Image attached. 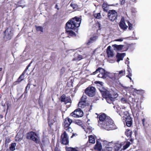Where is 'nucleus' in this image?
<instances>
[{
  "label": "nucleus",
  "instance_id": "f257e3e1",
  "mask_svg": "<svg viewBox=\"0 0 151 151\" xmlns=\"http://www.w3.org/2000/svg\"><path fill=\"white\" fill-rule=\"evenodd\" d=\"M81 21V18L76 16L69 20L66 24V32L70 36L76 37V34L74 32L68 29H70L75 30L80 26Z\"/></svg>",
  "mask_w": 151,
  "mask_h": 151
},
{
  "label": "nucleus",
  "instance_id": "f03ea898",
  "mask_svg": "<svg viewBox=\"0 0 151 151\" xmlns=\"http://www.w3.org/2000/svg\"><path fill=\"white\" fill-rule=\"evenodd\" d=\"M106 119L102 123H100V127L107 130H110L116 129L114 121L109 117H107Z\"/></svg>",
  "mask_w": 151,
  "mask_h": 151
},
{
  "label": "nucleus",
  "instance_id": "7ed1b4c3",
  "mask_svg": "<svg viewBox=\"0 0 151 151\" xmlns=\"http://www.w3.org/2000/svg\"><path fill=\"white\" fill-rule=\"evenodd\" d=\"M78 107L81 108H78L75 110L70 114V115L74 117H82L83 115V113L81 109L84 108L86 106V104H78Z\"/></svg>",
  "mask_w": 151,
  "mask_h": 151
},
{
  "label": "nucleus",
  "instance_id": "20e7f679",
  "mask_svg": "<svg viewBox=\"0 0 151 151\" xmlns=\"http://www.w3.org/2000/svg\"><path fill=\"white\" fill-rule=\"evenodd\" d=\"M26 138L27 139H30L36 143H39L40 142L37 134L33 131L27 133L26 134Z\"/></svg>",
  "mask_w": 151,
  "mask_h": 151
},
{
  "label": "nucleus",
  "instance_id": "39448f33",
  "mask_svg": "<svg viewBox=\"0 0 151 151\" xmlns=\"http://www.w3.org/2000/svg\"><path fill=\"white\" fill-rule=\"evenodd\" d=\"M98 72L100 73L98 75V77L99 78L105 79L107 77L108 75V72L104 69L101 67L98 68L95 71L92 73V74L95 75Z\"/></svg>",
  "mask_w": 151,
  "mask_h": 151
},
{
  "label": "nucleus",
  "instance_id": "423d86ee",
  "mask_svg": "<svg viewBox=\"0 0 151 151\" xmlns=\"http://www.w3.org/2000/svg\"><path fill=\"white\" fill-rule=\"evenodd\" d=\"M72 120L68 117L65 118L64 120L63 126L64 129L68 132H71L73 131L72 128L70 127L72 122Z\"/></svg>",
  "mask_w": 151,
  "mask_h": 151
},
{
  "label": "nucleus",
  "instance_id": "0eeeda50",
  "mask_svg": "<svg viewBox=\"0 0 151 151\" xmlns=\"http://www.w3.org/2000/svg\"><path fill=\"white\" fill-rule=\"evenodd\" d=\"M124 122H125L126 125L128 127H131L132 124V120L129 114L127 112L124 113V115L123 117Z\"/></svg>",
  "mask_w": 151,
  "mask_h": 151
},
{
  "label": "nucleus",
  "instance_id": "6e6552de",
  "mask_svg": "<svg viewBox=\"0 0 151 151\" xmlns=\"http://www.w3.org/2000/svg\"><path fill=\"white\" fill-rule=\"evenodd\" d=\"M12 28L10 27H7L4 32V37L6 40H10L12 38L13 35Z\"/></svg>",
  "mask_w": 151,
  "mask_h": 151
},
{
  "label": "nucleus",
  "instance_id": "1a4fd4ad",
  "mask_svg": "<svg viewBox=\"0 0 151 151\" xmlns=\"http://www.w3.org/2000/svg\"><path fill=\"white\" fill-rule=\"evenodd\" d=\"M107 16L109 20L113 22L117 18L118 14L116 11L114 10H110L109 11Z\"/></svg>",
  "mask_w": 151,
  "mask_h": 151
},
{
  "label": "nucleus",
  "instance_id": "9d476101",
  "mask_svg": "<svg viewBox=\"0 0 151 151\" xmlns=\"http://www.w3.org/2000/svg\"><path fill=\"white\" fill-rule=\"evenodd\" d=\"M96 90L95 87L89 86L85 89L84 92L88 96L93 97L96 94Z\"/></svg>",
  "mask_w": 151,
  "mask_h": 151
},
{
  "label": "nucleus",
  "instance_id": "9b49d317",
  "mask_svg": "<svg viewBox=\"0 0 151 151\" xmlns=\"http://www.w3.org/2000/svg\"><path fill=\"white\" fill-rule=\"evenodd\" d=\"M60 142L62 144L64 145H67L69 144V137L66 132L65 131L61 134Z\"/></svg>",
  "mask_w": 151,
  "mask_h": 151
},
{
  "label": "nucleus",
  "instance_id": "f8f14e48",
  "mask_svg": "<svg viewBox=\"0 0 151 151\" xmlns=\"http://www.w3.org/2000/svg\"><path fill=\"white\" fill-rule=\"evenodd\" d=\"M59 100L62 102H64L65 104L69 103H72V101L70 96H66L65 94H63L60 97Z\"/></svg>",
  "mask_w": 151,
  "mask_h": 151
},
{
  "label": "nucleus",
  "instance_id": "ddd939ff",
  "mask_svg": "<svg viewBox=\"0 0 151 151\" xmlns=\"http://www.w3.org/2000/svg\"><path fill=\"white\" fill-rule=\"evenodd\" d=\"M96 114L97 115V118H98V122L99 123L100 125V123H102L103 122L106 118L109 117L107 116L106 114L104 113H101L99 114L96 113Z\"/></svg>",
  "mask_w": 151,
  "mask_h": 151
},
{
  "label": "nucleus",
  "instance_id": "4468645a",
  "mask_svg": "<svg viewBox=\"0 0 151 151\" xmlns=\"http://www.w3.org/2000/svg\"><path fill=\"white\" fill-rule=\"evenodd\" d=\"M132 111L137 113L140 111L141 108V104H129Z\"/></svg>",
  "mask_w": 151,
  "mask_h": 151
},
{
  "label": "nucleus",
  "instance_id": "2eb2a0df",
  "mask_svg": "<svg viewBox=\"0 0 151 151\" xmlns=\"http://www.w3.org/2000/svg\"><path fill=\"white\" fill-rule=\"evenodd\" d=\"M113 107L115 109H116L117 112L121 116L123 112L122 110L125 109L126 108L125 107L121 104H115Z\"/></svg>",
  "mask_w": 151,
  "mask_h": 151
},
{
  "label": "nucleus",
  "instance_id": "dca6fc26",
  "mask_svg": "<svg viewBox=\"0 0 151 151\" xmlns=\"http://www.w3.org/2000/svg\"><path fill=\"white\" fill-rule=\"evenodd\" d=\"M119 26L120 28L124 30H125L128 27V26L126 24L124 19L122 18L121 19L119 23Z\"/></svg>",
  "mask_w": 151,
  "mask_h": 151
},
{
  "label": "nucleus",
  "instance_id": "f3484780",
  "mask_svg": "<svg viewBox=\"0 0 151 151\" xmlns=\"http://www.w3.org/2000/svg\"><path fill=\"white\" fill-rule=\"evenodd\" d=\"M48 118L47 119V121L48 122V125L50 129L52 128V126L53 125L54 123L55 122L54 120L50 118V112H49V113L48 114Z\"/></svg>",
  "mask_w": 151,
  "mask_h": 151
},
{
  "label": "nucleus",
  "instance_id": "a211bd4d",
  "mask_svg": "<svg viewBox=\"0 0 151 151\" xmlns=\"http://www.w3.org/2000/svg\"><path fill=\"white\" fill-rule=\"evenodd\" d=\"M99 90L101 93L103 97L105 99L107 98L111 94L109 93V92L107 90H106L104 91V89H99Z\"/></svg>",
  "mask_w": 151,
  "mask_h": 151
},
{
  "label": "nucleus",
  "instance_id": "6ab92c4d",
  "mask_svg": "<svg viewBox=\"0 0 151 151\" xmlns=\"http://www.w3.org/2000/svg\"><path fill=\"white\" fill-rule=\"evenodd\" d=\"M125 55V53H117L116 56V57L117 58V62H119L120 60H122Z\"/></svg>",
  "mask_w": 151,
  "mask_h": 151
},
{
  "label": "nucleus",
  "instance_id": "aec40b11",
  "mask_svg": "<svg viewBox=\"0 0 151 151\" xmlns=\"http://www.w3.org/2000/svg\"><path fill=\"white\" fill-rule=\"evenodd\" d=\"M111 49V46H109L106 49V52L108 57H112L114 56L113 51Z\"/></svg>",
  "mask_w": 151,
  "mask_h": 151
},
{
  "label": "nucleus",
  "instance_id": "412c9836",
  "mask_svg": "<svg viewBox=\"0 0 151 151\" xmlns=\"http://www.w3.org/2000/svg\"><path fill=\"white\" fill-rule=\"evenodd\" d=\"M125 134L130 139V141H132V139L131 138V136L132 134V131L129 129H127L125 132Z\"/></svg>",
  "mask_w": 151,
  "mask_h": 151
},
{
  "label": "nucleus",
  "instance_id": "4be33fe9",
  "mask_svg": "<svg viewBox=\"0 0 151 151\" xmlns=\"http://www.w3.org/2000/svg\"><path fill=\"white\" fill-rule=\"evenodd\" d=\"M102 146L101 143L98 141H96V144L95 145L94 148L95 150L101 151L102 150Z\"/></svg>",
  "mask_w": 151,
  "mask_h": 151
},
{
  "label": "nucleus",
  "instance_id": "5701e85b",
  "mask_svg": "<svg viewBox=\"0 0 151 151\" xmlns=\"http://www.w3.org/2000/svg\"><path fill=\"white\" fill-rule=\"evenodd\" d=\"M97 36H96L90 37L88 42H87L86 45H90L91 43L96 41L97 40Z\"/></svg>",
  "mask_w": 151,
  "mask_h": 151
},
{
  "label": "nucleus",
  "instance_id": "b1692460",
  "mask_svg": "<svg viewBox=\"0 0 151 151\" xmlns=\"http://www.w3.org/2000/svg\"><path fill=\"white\" fill-rule=\"evenodd\" d=\"M87 99V96L86 95H83L81 98L80 99V101L78 104H82V103H86Z\"/></svg>",
  "mask_w": 151,
  "mask_h": 151
},
{
  "label": "nucleus",
  "instance_id": "393cba45",
  "mask_svg": "<svg viewBox=\"0 0 151 151\" xmlns=\"http://www.w3.org/2000/svg\"><path fill=\"white\" fill-rule=\"evenodd\" d=\"M106 99L107 102L109 104L113 103V102L115 100V99L112 97L111 94L106 98Z\"/></svg>",
  "mask_w": 151,
  "mask_h": 151
},
{
  "label": "nucleus",
  "instance_id": "a878e982",
  "mask_svg": "<svg viewBox=\"0 0 151 151\" xmlns=\"http://www.w3.org/2000/svg\"><path fill=\"white\" fill-rule=\"evenodd\" d=\"M124 45H118L116 44H114L112 45V46L114 49H116L119 50H121L124 47Z\"/></svg>",
  "mask_w": 151,
  "mask_h": 151
},
{
  "label": "nucleus",
  "instance_id": "bb28decb",
  "mask_svg": "<svg viewBox=\"0 0 151 151\" xmlns=\"http://www.w3.org/2000/svg\"><path fill=\"white\" fill-rule=\"evenodd\" d=\"M118 75L119 78H117V79L123 76H125V70H122L119 71V73L116 74Z\"/></svg>",
  "mask_w": 151,
  "mask_h": 151
},
{
  "label": "nucleus",
  "instance_id": "cd10ccee",
  "mask_svg": "<svg viewBox=\"0 0 151 151\" xmlns=\"http://www.w3.org/2000/svg\"><path fill=\"white\" fill-rule=\"evenodd\" d=\"M78 147H66L65 148L66 151H78L77 150Z\"/></svg>",
  "mask_w": 151,
  "mask_h": 151
},
{
  "label": "nucleus",
  "instance_id": "c85d7f7f",
  "mask_svg": "<svg viewBox=\"0 0 151 151\" xmlns=\"http://www.w3.org/2000/svg\"><path fill=\"white\" fill-rule=\"evenodd\" d=\"M88 141L91 143L94 144L95 142V139L92 135L88 136Z\"/></svg>",
  "mask_w": 151,
  "mask_h": 151
},
{
  "label": "nucleus",
  "instance_id": "c756f323",
  "mask_svg": "<svg viewBox=\"0 0 151 151\" xmlns=\"http://www.w3.org/2000/svg\"><path fill=\"white\" fill-rule=\"evenodd\" d=\"M102 7L104 11L106 12H108V6L107 4L106 3H103L102 5Z\"/></svg>",
  "mask_w": 151,
  "mask_h": 151
},
{
  "label": "nucleus",
  "instance_id": "7c9ffc66",
  "mask_svg": "<svg viewBox=\"0 0 151 151\" xmlns=\"http://www.w3.org/2000/svg\"><path fill=\"white\" fill-rule=\"evenodd\" d=\"M25 74V72H23L22 74L18 79L17 81L18 82H20L24 79V75Z\"/></svg>",
  "mask_w": 151,
  "mask_h": 151
},
{
  "label": "nucleus",
  "instance_id": "2f4dec72",
  "mask_svg": "<svg viewBox=\"0 0 151 151\" xmlns=\"http://www.w3.org/2000/svg\"><path fill=\"white\" fill-rule=\"evenodd\" d=\"M93 16L96 19H99L101 18V17L100 13H94L93 14Z\"/></svg>",
  "mask_w": 151,
  "mask_h": 151
},
{
  "label": "nucleus",
  "instance_id": "473e14b6",
  "mask_svg": "<svg viewBox=\"0 0 151 151\" xmlns=\"http://www.w3.org/2000/svg\"><path fill=\"white\" fill-rule=\"evenodd\" d=\"M49 139L48 138L45 137L42 139V144L44 145H45V144L48 143L49 142Z\"/></svg>",
  "mask_w": 151,
  "mask_h": 151
},
{
  "label": "nucleus",
  "instance_id": "72a5a7b5",
  "mask_svg": "<svg viewBox=\"0 0 151 151\" xmlns=\"http://www.w3.org/2000/svg\"><path fill=\"white\" fill-rule=\"evenodd\" d=\"M84 131L87 133L90 134L92 131V128L90 127H87L84 129Z\"/></svg>",
  "mask_w": 151,
  "mask_h": 151
},
{
  "label": "nucleus",
  "instance_id": "f704fd0d",
  "mask_svg": "<svg viewBox=\"0 0 151 151\" xmlns=\"http://www.w3.org/2000/svg\"><path fill=\"white\" fill-rule=\"evenodd\" d=\"M122 146L121 144H116L114 146V148L115 151H118L120 150Z\"/></svg>",
  "mask_w": 151,
  "mask_h": 151
},
{
  "label": "nucleus",
  "instance_id": "c9c22d12",
  "mask_svg": "<svg viewBox=\"0 0 151 151\" xmlns=\"http://www.w3.org/2000/svg\"><path fill=\"white\" fill-rule=\"evenodd\" d=\"M36 30L37 31H40L41 32H43V28L40 26H35Z\"/></svg>",
  "mask_w": 151,
  "mask_h": 151
},
{
  "label": "nucleus",
  "instance_id": "e433bc0d",
  "mask_svg": "<svg viewBox=\"0 0 151 151\" xmlns=\"http://www.w3.org/2000/svg\"><path fill=\"white\" fill-rule=\"evenodd\" d=\"M16 145L15 143H12L10 147V149L11 151H14L15 150V147Z\"/></svg>",
  "mask_w": 151,
  "mask_h": 151
},
{
  "label": "nucleus",
  "instance_id": "4c0bfd02",
  "mask_svg": "<svg viewBox=\"0 0 151 151\" xmlns=\"http://www.w3.org/2000/svg\"><path fill=\"white\" fill-rule=\"evenodd\" d=\"M83 58L82 56L81 55H78L77 58H73L72 60L73 61H78L80 60Z\"/></svg>",
  "mask_w": 151,
  "mask_h": 151
},
{
  "label": "nucleus",
  "instance_id": "58836bf2",
  "mask_svg": "<svg viewBox=\"0 0 151 151\" xmlns=\"http://www.w3.org/2000/svg\"><path fill=\"white\" fill-rule=\"evenodd\" d=\"M127 71L128 72V74L130 76H132V70L130 68L129 65L128 64Z\"/></svg>",
  "mask_w": 151,
  "mask_h": 151
},
{
  "label": "nucleus",
  "instance_id": "ea45409f",
  "mask_svg": "<svg viewBox=\"0 0 151 151\" xmlns=\"http://www.w3.org/2000/svg\"><path fill=\"white\" fill-rule=\"evenodd\" d=\"M130 144L131 143L130 142H127L126 145L123 146V148L124 150H125L127 149L129 146Z\"/></svg>",
  "mask_w": 151,
  "mask_h": 151
},
{
  "label": "nucleus",
  "instance_id": "a19ab883",
  "mask_svg": "<svg viewBox=\"0 0 151 151\" xmlns=\"http://www.w3.org/2000/svg\"><path fill=\"white\" fill-rule=\"evenodd\" d=\"M120 101L123 103H127V99L124 97L120 99Z\"/></svg>",
  "mask_w": 151,
  "mask_h": 151
},
{
  "label": "nucleus",
  "instance_id": "79ce46f5",
  "mask_svg": "<svg viewBox=\"0 0 151 151\" xmlns=\"http://www.w3.org/2000/svg\"><path fill=\"white\" fill-rule=\"evenodd\" d=\"M127 23L129 26L128 29L130 30H131L133 28L132 24L128 21H127Z\"/></svg>",
  "mask_w": 151,
  "mask_h": 151
},
{
  "label": "nucleus",
  "instance_id": "37998d69",
  "mask_svg": "<svg viewBox=\"0 0 151 151\" xmlns=\"http://www.w3.org/2000/svg\"><path fill=\"white\" fill-rule=\"evenodd\" d=\"M31 85V82L30 81H28V83L27 86H26L25 89V91H26L27 90H29L30 88V87Z\"/></svg>",
  "mask_w": 151,
  "mask_h": 151
},
{
  "label": "nucleus",
  "instance_id": "c03bdc74",
  "mask_svg": "<svg viewBox=\"0 0 151 151\" xmlns=\"http://www.w3.org/2000/svg\"><path fill=\"white\" fill-rule=\"evenodd\" d=\"M112 150V147H105L104 150L105 151H111Z\"/></svg>",
  "mask_w": 151,
  "mask_h": 151
},
{
  "label": "nucleus",
  "instance_id": "a18cd8bd",
  "mask_svg": "<svg viewBox=\"0 0 151 151\" xmlns=\"http://www.w3.org/2000/svg\"><path fill=\"white\" fill-rule=\"evenodd\" d=\"M111 95L112 96H113V97H114L115 99H116V98L118 97V94L116 92H113L112 95Z\"/></svg>",
  "mask_w": 151,
  "mask_h": 151
},
{
  "label": "nucleus",
  "instance_id": "49530a36",
  "mask_svg": "<svg viewBox=\"0 0 151 151\" xmlns=\"http://www.w3.org/2000/svg\"><path fill=\"white\" fill-rule=\"evenodd\" d=\"M59 147V145H58L57 144L56 147L55 148L54 151H61Z\"/></svg>",
  "mask_w": 151,
  "mask_h": 151
},
{
  "label": "nucleus",
  "instance_id": "de8ad7c7",
  "mask_svg": "<svg viewBox=\"0 0 151 151\" xmlns=\"http://www.w3.org/2000/svg\"><path fill=\"white\" fill-rule=\"evenodd\" d=\"M99 99L98 98H96V99H94L93 100V103H97L96 102L97 101H99Z\"/></svg>",
  "mask_w": 151,
  "mask_h": 151
},
{
  "label": "nucleus",
  "instance_id": "09e8293b",
  "mask_svg": "<svg viewBox=\"0 0 151 151\" xmlns=\"http://www.w3.org/2000/svg\"><path fill=\"white\" fill-rule=\"evenodd\" d=\"M120 2V4L121 5L124 4L125 2V0H119Z\"/></svg>",
  "mask_w": 151,
  "mask_h": 151
},
{
  "label": "nucleus",
  "instance_id": "8fccbe9b",
  "mask_svg": "<svg viewBox=\"0 0 151 151\" xmlns=\"http://www.w3.org/2000/svg\"><path fill=\"white\" fill-rule=\"evenodd\" d=\"M95 83L96 84H99L101 85H102V82L99 81H96L95 82Z\"/></svg>",
  "mask_w": 151,
  "mask_h": 151
},
{
  "label": "nucleus",
  "instance_id": "3c124183",
  "mask_svg": "<svg viewBox=\"0 0 151 151\" xmlns=\"http://www.w3.org/2000/svg\"><path fill=\"white\" fill-rule=\"evenodd\" d=\"M10 142V139L9 138H7L6 139L5 142L6 143H8Z\"/></svg>",
  "mask_w": 151,
  "mask_h": 151
},
{
  "label": "nucleus",
  "instance_id": "603ef678",
  "mask_svg": "<svg viewBox=\"0 0 151 151\" xmlns=\"http://www.w3.org/2000/svg\"><path fill=\"white\" fill-rule=\"evenodd\" d=\"M134 91L136 93H137L138 94H140V91L139 90H137L135 89H134Z\"/></svg>",
  "mask_w": 151,
  "mask_h": 151
},
{
  "label": "nucleus",
  "instance_id": "864d4df0",
  "mask_svg": "<svg viewBox=\"0 0 151 151\" xmlns=\"http://www.w3.org/2000/svg\"><path fill=\"white\" fill-rule=\"evenodd\" d=\"M123 38H122L120 39H116L115 41H119V42H121L123 40Z\"/></svg>",
  "mask_w": 151,
  "mask_h": 151
},
{
  "label": "nucleus",
  "instance_id": "5fc2aeb1",
  "mask_svg": "<svg viewBox=\"0 0 151 151\" xmlns=\"http://www.w3.org/2000/svg\"><path fill=\"white\" fill-rule=\"evenodd\" d=\"M82 122L80 120H78L76 122V123L79 125H81Z\"/></svg>",
  "mask_w": 151,
  "mask_h": 151
},
{
  "label": "nucleus",
  "instance_id": "6e6d98bb",
  "mask_svg": "<svg viewBox=\"0 0 151 151\" xmlns=\"http://www.w3.org/2000/svg\"><path fill=\"white\" fill-rule=\"evenodd\" d=\"M30 66V64H29L26 68L25 70H24V71L23 72H25V73H26V72L27 71V70L28 69V68Z\"/></svg>",
  "mask_w": 151,
  "mask_h": 151
},
{
  "label": "nucleus",
  "instance_id": "4d7b16f0",
  "mask_svg": "<svg viewBox=\"0 0 151 151\" xmlns=\"http://www.w3.org/2000/svg\"><path fill=\"white\" fill-rule=\"evenodd\" d=\"M142 123L143 124V125L144 126L145 125L144 122H145V118H144V119H142Z\"/></svg>",
  "mask_w": 151,
  "mask_h": 151
},
{
  "label": "nucleus",
  "instance_id": "13d9d810",
  "mask_svg": "<svg viewBox=\"0 0 151 151\" xmlns=\"http://www.w3.org/2000/svg\"><path fill=\"white\" fill-rule=\"evenodd\" d=\"M77 134L76 133H73L72 136H71V138H72L74 136H77Z\"/></svg>",
  "mask_w": 151,
  "mask_h": 151
},
{
  "label": "nucleus",
  "instance_id": "bf43d9fd",
  "mask_svg": "<svg viewBox=\"0 0 151 151\" xmlns=\"http://www.w3.org/2000/svg\"><path fill=\"white\" fill-rule=\"evenodd\" d=\"M55 8L57 9L58 10L59 9V8L58 7V6L57 4H56L55 6Z\"/></svg>",
  "mask_w": 151,
  "mask_h": 151
},
{
  "label": "nucleus",
  "instance_id": "052dcab7",
  "mask_svg": "<svg viewBox=\"0 0 151 151\" xmlns=\"http://www.w3.org/2000/svg\"><path fill=\"white\" fill-rule=\"evenodd\" d=\"M125 63L126 64H127V66H128V64L129 65V62L128 60H126Z\"/></svg>",
  "mask_w": 151,
  "mask_h": 151
},
{
  "label": "nucleus",
  "instance_id": "680f3d73",
  "mask_svg": "<svg viewBox=\"0 0 151 151\" xmlns=\"http://www.w3.org/2000/svg\"><path fill=\"white\" fill-rule=\"evenodd\" d=\"M126 76L127 77H128L130 79V80H132V78L130 77L131 76H130L129 75H127Z\"/></svg>",
  "mask_w": 151,
  "mask_h": 151
},
{
  "label": "nucleus",
  "instance_id": "e2e57ef3",
  "mask_svg": "<svg viewBox=\"0 0 151 151\" xmlns=\"http://www.w3.org/2000/svg\"><path fill=\"white\" fill-rule=\"evenodd\" d=\"M111 78L112 79V80H113L114 81L116 79V78H115V77H113L112 78Z\"/></svg>",
  "mask_w": 151,
  "mask_h": 151
},
{
  "label": "nucleus",
  "instance_id": "0e129e2a",
  "mask_svg": "<svg viewBox=\"0 0 151 151\" xmlns=\"http://www.w3.org/2000/svg\"><path fill=\"white\" fill-rule=\"evenodd\" d=\"M62 70H63L64 71V68L63 67H62L61 69V70L62 71Z\"/></svg>",
  "mask_w": 151,
  "mask_h": 151
},
{
  "label": "nucleus",
  "instance_id": "69168bd1",
  "mask_svg": "<svg viewBox=\"0 0 151 151\" xmlns=\"http://www.w3.org/2000/svg\"><path fill=\"white\" fill-rule=\"evenodd\" d=\"M92 106L91 105L90 106V108L89 109V110H91L92 109Z\"/></svg>",
  "mask_w": 151,
  "mask_h": 151
},
{
  "label": "nucleus",
  "instance_id": "338daca9",
  "mask_svg": "<svg viewBox=\"0 0 151 151\" xmlns=\"http://www.w3.org/2000/svg\"><path fill=\"white\" fill-rule=\"evenodd\" d=\"M2 68H0V71H2Z\"/></svg>",
  "mask_w": 151,
  "mask_h": 151
},
{
  "label": "nucleus",
  "instance_id": "774afa93",
  "mask_svg": "<svg viewBox=\"0 0 151 151\" xmlns=\"http://www.w3.org/2000/svg\"><path fill=\"white\" fill-rule=\"evenodd\" d=\"M2 106H4L5 105V104H4V105H3V104H2Z\"/></svg>",
  "mask_w": 151,
  "mask_h": 151
}]
</instances>
